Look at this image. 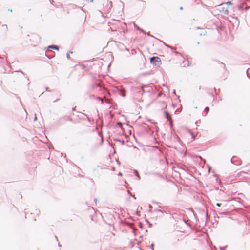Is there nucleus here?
<instances>
[{
  "label": "nucleus",
  "mask_w": 250,
  "mask_h": 250,
  "mask_svg": "<svg viewBox=\"0 0 250 250\" xmlns=\"http://www.w3.org/2000/svg\"><path fill=\"white\" fill-rule=\"evenodd\" d=\"M150 62L154 65L160 66L161 64V59L158 57H153L150 59Z\"/></svg>",
  "instance_id": "obj_2"
},
{
  "label": "nucleus",
  "mask_w": 250,
  "mask_h": 250,
  "mask_svg": "<svg viewBox=\"0 0 250 250\" xmlns=\"http://www.w3.org/2000/svg\"><path fill=\"white\" fill-rule=\"evenodd\" d=\"M242 161L241 160L238 159L236 156H235V165H240L241 164Z\"/></svg>",
  "instance_id": "obj_5"
},
{
  "label": "nucleus",
  "mask_w": 250,
  "mask_h": 250,
  "mask_svg": "<svg viewBox=\"0 0 250 250\" xmlns=\"http://www.w3.org/2000/svg\"><path fill=\"white\" fill-rule=\"evenodd\" d=\"M242 202L240 198L235 197V211L237 209H241L244 207Z\"/></svg>",
  "instance_id": "obj_1"
},
{
  "label": "nucleus",
  "mask_w": 250,
  "mask_h": 250,
  "mask_svg": "<svg viewBox=\"0 0 250 250\" xmlns=\"http://www.w3.org/2000/svg\"><path fill=\"white\" fill-rule=\"evenodd\" d=\"M139 92H140L141 95H143V94L145 93L143 86H142L141 87V91H139Z\"/></svg>",
  "instance_id": "obj_8"
},
{
  "label": "nucleus",
  "mask_w": 250,
  "mask_h": 250,
  "mask_svg": "<svg viewBox=\"0 0 250 250\" xmlns=\"http://www.w3.org/2000/svg\"><path fill=\"white\" fill-rule=\"evenodd\" d=\"M165 117L167 118V119L170 121V124H171V118L170 117V116L169 115V114L168 113L167 111H166L165 112Z\"/></svg>",
  "instance_id": "obj_4"
},
{
  "label": "nucleus",
  "mask_w": 250,
  "mask_h": 250,
  "mask_svg": "<svg viewBox=\"0 0 250 250\" xmlns=\"http://www.w3.org/2000/svg\"><path fill=\"white\" fill-rule=\"evenodd\" d=\"M209 108L208 107H207L205 108V111L206 112V114H207L209 111Z\"/></svg>",
  "instance_id": "obj_9"
},
{
  "label": "nucleus",
  "mask_w": 250,
  "mask_h": 250,
  "mask_svg": "<svg viewBox=\"0 0 250 250\" xmlns=\"http://www.w3.org/2000/svg\"><path fill=\"white\" fill-rule=\"evenodd\" d=\"M117 125H118V126L120 128H122V124L121 123V122H118L117 123Z\"/></svg>",
  "instance_id": "obj_10"
},
{
  "label": "nucleus",
  "mask_w": 250,
  "mask_h": 250,
  "mask_svg": "<svg viewBox=\"0 0 250 250\" xmlns=\"http://www.w3.org/2000/svg\"><path fill=\"white\" fill-rule=\"evenodd\" d=\"M49 48H52V49H55V50H59L58 47L57 46H56V45H51V46H49Z\"/></svg>",
  "instance_id": "obj_6"
},
{
  "label": "nucleus",
  "mask_w": 250,
  "mask_h": 250,
  "mask_svg": "<svg viewBox=\"0 0 250 250\" xmlns=\"http://www.w3.org/2000/svg\"><path fill=\"white\" fill-rule=\"evenodd\" d=\"M247 75L248 77L250 79V68H249L247 70Z\"/></svg>",
  "instance_id": "obj_7"
},
{
  "label": "nucleus",
  "mask_w": 250,
  "mask_h": 250,
  "mask_svg": "<svg viewBox=\"0 0 250 250\" xmlns=\"http://www.w3.org/2000/svg\"><path fill=\"white\" fill-rule=\"evenodd\" d=\"M216 205L217 206H218V207H220V204L217 203V204H216Z\"/></svg>",
  "instance_id": "obj_11"
},
{
  "label": "nucleus",
  "mask_w": 250,
  "mask_h": 250,
  "mask_svg": "<svg viewBox=\"0 0 250 250\" xmlns=\"http://www.w3.org/2000/svg\"><path fill=\"white\" fill-rule=\"evenodd\" d=\"M228 3V4H229V5H230V4H231V2H229V3Z\"/></svg>",
  "instance_id": "obj_13"
},
{
  "label": "nucleus",
  "mask_w": 250,
  "mask_h": 250,
  "mask_svg": "<svg viewBox=\"0 0 250 250\" xmlns=\"http://www.w3.org/2000/svg\"><path fill=\"white\" fill-rule=\"evenodd\" d=\"M63 119L65 122L67 121H72V117L70 115H66L63 117Z\"/></svg>",
  "instance_id": "obj_3"
},
{
  "label": "nucleus",
  "mask_w": 250,
  "mask_h": 250,
  "mask_svg": "<svg viewBox=\"0 0 250 250\" xmlns=\"http://www.w3.org/2000/svg\"><path fill=\"white\" fill-rule=\"evenodd\" d=\"M238 195H239V194H238ZM240 195L243 196L242 194H240Z\"/></svg>",
  "instance_id": "obj_14"
},
{
  "label": "nucleus",
  "mask_w": 250,
  "mask_h": 250,
  "mask_svg": "<svg viewBox=\"0 0 250 250\" xmlns=\"http://www.w3.org/2000/svg\"><path fill=\"white\" fill-rule=\"evenodd\" d=\"M35 212H36V215H39L38 212L37 211H36Z\"/></svg>",
  "instance_id": "obj_12"
}]
</instances>
